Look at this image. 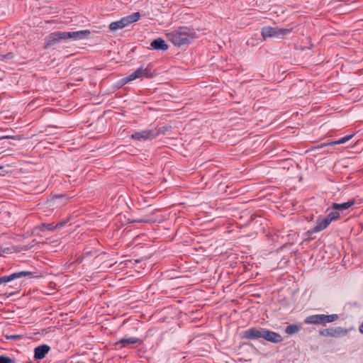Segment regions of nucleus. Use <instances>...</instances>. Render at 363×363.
Listing matches in <instances>:
<instances>
[{
    "label": "nucleus",
    "mask_w": 363,
    "mask_h": 363,
    "mask_svg": "<svg viewBox=\"0 0 363 363\" xmlns=\"http://www.w3.org/2000/svg\"><path fill=\"white\" fill-rule=\"evenodd\" d=\"M292 30V28H281L279 27L266 26L262 30V36L264 40L269 38H283L284 36L289 35Z\"/></svg>",
    "instance_id": "nucleus-4"
},
{
    "label": "nucleus",
    "mask_w": 363,
    "mask_h": 363,
    "mask_svg": "<svg viewBox=\"0 0 363 363\" xmlns=\"http://www.w3.org/2000/svg\"><path fill=\"white\" fill-rule=\"evenodd\" d=\"M264 329H256V328H251L244 333V337L246 339H257V338H262L263 335V331Z\"/></svg>",
    "instance_id": "nucleus-11"
},
{
    "label": "nucleus",
    "mask_w": 363,
    "mask_h": 363,
    "mask_svg": "<svg viewBox=\"0 0 363 363\" xmlns=\"http://www.w3.org/2000/svg\"><path fill=\"white\" fill-rule=\"evenodd\" d=\"M157 133H153L152 130H144L135 133L132 135V138L135 140H147L156 137Z\"/></svg>",
    "instance_id": "nucleus-9"
},
{
    "label": "nucleus",
    "mask_w": 363,
    "mask_h": 363,
    "mask_svg": "<svg viewBox=\"0 0 363 363\" xmlns=\"http://www.w3.org/2000/svg\"><path fill=\"white\" fill-rule=\"evenodd\" d=\"M151 47L155 50H167L168 49V45L162 38H157L154 40L151 44Z\"/></svg>",
    "instance_id": "nucleus-13"
},
{
    "label": "nucleus",
    "mask_w": 363,
    "mask_h": 363,
    "mask_svg": "<svg viewBox=\"0 0 363 363\" xmlns=\"http://www.w3.org/2000/svg\"><path fill=\"white\" fill-rule=\"evenodd\" d=\"M0 169H1V167H0Z\"/></svg>",
    "instance_id": "nucleus-29"
},
{
    "label": "nucleus",
    "mask_w": 363,
    "mask_h": 363,
    "mask_svg": "<svg viewBox=\"0 0 363 363\" xmlns=\"http://www.w3.org/2000/svg\"><path fill=\"white\" fill-rule=\"evenodd\" d=\"M123 28H124V27L121 20L113 22L109 25V29L113 32Z\"/></svg>",
    "instance_id": "nucleus-15"
},
{
    "label": "nucleus",
    "mask_w": 363,
    "mask_h": 363,
    "mask_svg": "<svg viewBox=\"0 0 363 363\" xmlns=\"http://www.w3.org/2000/svg\"><path fill=\"white\" fill-rule=\"evenodd\" d=\"M167 129H168V128H167V127H163V128H160V129L159 130L158 133H164V131H165L166 130H167Z\"/></svg>",
    "instance_id": "nucleus-25"
},
{
    "label": "nucleus",
    "mask_w": 363,
    "mask_h": 363,
    "mask_svg": "<svg viewBox=\"0 0 363 363\" xmlns=\"http://www.w3.org/2000/svg\"><path fill=\"white\" fill-rule=\"evenodd\" d=\"M336 314L333 315H313L307 318L306 323L310 324H325L326 323H332L337 319Z\"/></svg>",
    "instance_id": "nucleus-5"
},
{
    "label": "nucleus",
    "mask_w": 363,
    "mask_h": 363,
    "mask_svg": "<svg viewBox=\"0 0 363 363\" xmlns=\"http://www.w3.org/2000/svg\"><path fill=\"white\" fill-rule=\"evenodd\" d=\"M9 136L4 137L3 138H9Z\"/></svg>",
    "instance_id": "nucleus-28"
},
{
    "label": "nucleus",
    "mask_w": 363,
    "mask_h": 363,
    "mask_svg": "<svg viewBox=\"0 0 363 363\" xmlns=\"http://www.w3.org/2000/svg\"><path fill=\"white\" fill-rule=\"evenodd\" d=\"M262 333V338L267 341H270L272 342H279L282 340L281 335L274 332L269 331L267 330L264 329Z\"/></svg>",
    "instance_id": "nucleus-7"
},
{
    "label": "nucleus",
    "mask_w": 363,
    "mask_h": 363,
    "mask_svg": "<svg viewBox=\"0 0 363 363\" xmlns=\"http://www.w3.org/2000/svg\"><path fill=\"white\" fill-rule=\"evenodd\" d=\"M340 217V213L337 212H331L325 217V224H330L333 220L337 219Z\"/></svg>",
    "instance_id": "nucleus-16"
},
{
    "label": "nucleus",
    "mask_w": 363,
    "mask_h": 363,
    "mask_svg": "<svg viewBox=\"0 0 363 363\" xmlns=\"http://www.w3.org/2000/svg\"><path fill=\"white\" fill-rule=\"evenodd\" d=\"M352 137H353L352 135H347L344 138H340L338 140L332 142V143H329L328 145H333L343 144V143L347 142L348 140H350Z\"/></svg>",
    "instance_id": "nucleus-17"
},
{
    "label": "nucleus",
    "mask_w": 363,
    "mask_h": 363,
    "mask_svg": "<svg viewBox=\"0 0 363 363\" xmlns=\"http://www.w3.org/2000/svg\"><path fill=\"white\" fill-rule=\"evenodd\" d=\"M66 223H67V220H66L61 221V222H60V223H57V224L54 226V228H55V229L60 228L62 227V226H63Z\"/></svg>",
    "instance_id": "nucleus-23"
},
{
    "label": "nucleus",
    "mask_w": 363,
    "mask_h": 363,
    "mask_svg": "<svg viewBox=\"0 0 363 363\" xmlns=\"http://www.w3.org/2000/svg\"><path fill=\"white\" fill-rule=\"evenodd\" d=\"M140 13L139 12L134 13L131 15L122 18L121 21L123 23V27L126 28L130 24L137 22L140 18Z\"/></svg>",
    "instance_id": "nucleus-10"
},
{
    "label": "nucleus",
    "mask_w": 363,
    "mask_h": 363,
    "mask_svg": "<svg viewBox=\"0 0 363 363\" xmlns=\"http://www.w3.org/2000/svg\"><path fill=\"white\" fill-rule=\"evenodd\" d=\"M31 274L30 272L23 271L19 272L13 273L9 276H5L0 277V284L13 281L16 279H19Z\"/></svg>",
    "instance_id": "nucleus-6"
},
{
    "label": "nucleus",
    "mask_w": 363,
    "mask_h": 363,
    "mask_svg": "<svg viewBox=\"0 0 363 363\" xmlns=\"http://www.w3.org/2000/svg\"><path fill=\"white\" fill-rule=\"evenodd\" d=\"M96 263H98L99 262V259L98 257H96L95 258V261H94Z\"/></svg>",
    "instance_id": "nucleus-27"
},
{
    "label": "nucleus",
    "mask_w": 363,
    "mask_h": 363,
    "mask_svg": "<svg viewBox=\"0 0 363 363\" xmlns=\"http://www.w3.org/2000/svg\"><path fill=\"white\" fill-rule=\"evenodd\" d=\"M50 347L47 345H42L37 347L34 350V357L36 359H43L50 351Z\"/></svg>",
    "instance_id": "nucleus-8"
},
{
    "label": "nucleus",
    "mask_w": 363,
    "mask_h": 363,
    "mask_svg": "<svg viewBox=\"0 0 363 363\" xmlns=\"http://www.w3.org/2000/svg\"><path fill=\"white\" fill-rule=\"evenodd\" d=\"M90 32L89 30L73 32H55L50 34L45 39L44 48H48L55 45L61 40L73 39L79 40L87 38Z\"/></svg>",
    "instance_id": "nucleus-2"
},
{
    "label": "nucleus",
    "mask_w": 363,
    "mask_h": 363,
    "mask_svg": "<svg viewBox=\"0 0 363 363\" xmlns=\"http://www.w3.org/2000/svg\"><path fill=\"white\" fill-rule=\"evenodd\" d=\"M33 246V245H32L30 246H24L23 247H13V251L18 252H20L21 250H28Z\"/></svg>",
    "instance_id": "nucleus-22"
},
{
    "label": "nucleus",
    "mask_w": 363,
    "mask_h": 363,
    "mask_svg": "<svg viewBox=\"0 0 363 363\" xmlns=\"http://www.w3.org/2000/svg\"><path fill=\"white\" fill-rule=\"evenodd\" d=\"M55 225L53 224L49 223V224H42L40 226L38 227V229L41 231H44L45 230H52L55 229Z\"/></svg>",
    "instance_id": "nucleus-19"
},
{
    "label": "nucleus",
    "mask_w": 363,
    "mask_h": 363,
    "mask_svg": "<svg viewBox=\"0 0 363 363\" xmlns=\"http://www.w3.org/2000/svg\"><path fill=\"white\" fill-rule=\"evenodd\" d=\"M154 76L155 74L150 72V65L146 67L142 65L129 76L121 79L118 86L121 87L124 84L137 79H140L142 77L152 78Z\"/></svg>",
    "instance_id": "nucleus-3"
},
{
    "label": "nucleus",
    "mask_w": 363,
    "mask_h": 363,
    "mask_svg": "<svg viewBox=\"0 0 363 363\" xmlns=\"http://www.w3.org/2000/svg\"><path fill=\"white\" fill-rule=\"evenodd\" d=\"M359 332L361 333H363V323L361 324V325L359 326Z\"/></svg>",
    "instance_id": "nucleus-26"
},
{
    "label": "nucleus",
    "mask_w": 363,
    "mask_h": 363,
    "mask_svg": "<svg viewBox=\"0 0 363 363\" xmlns=\"http://www.w3.org/2000/svg\"><path fill=\"white\" fill-rule=\"evenodd\" d=\"M354 201L353 200H350L347 202L340 203V204L335 203L333 204V208L336 210L343 211V210H346V209L349 208L352 205H354Z\"/></svg>",
    "instance_id": "nucleus-14"
},
{
    "label": "nucleus",
    "mask_w": 363,
    "mask_h": 363,
    "mask_svg": "<svg viewBox=\"0 0 363 363\" xmlns=\"http://www.w3.org/2000/svg\"><path fill=\"white\" fill-rule=\"evenodd\" d=\"M152 220H149V219H140V220H133V222H137V223H148V222H152Z\"/></svg>",
    "instance_id": "nucleus-24"
},
{
    "label": "nucleus",
    "mask_w": 363,
    "mask_h": 363,
    "mask_svg": "<svg viewBox=\"0 0 363 363\" xmlns=\"http://www.w3.org/2000/svg\"><path fill=\"white\" fill-rule=\"evenodd\" d=\"M138 340L135 337H129V338L122 339L120 341V343H122V344H123V346H125L126 345H129V344H135V343L138 342Z\"/></svg>",
    "instance_id": "nucleus-18"
},
{
    "label": "nucleus",
    "mask_w": 363,
    "mask_h": 363,
    "mask_svg": "<svg viewBox=\"0 0 363 363\" xmlns=\"http://www.w3.org/2000/svg\"><path fill=\"white\" fill-rule=\"evenodd\" d=\"M13 360L6 356L0 355V363H12Z\"/></svg>",
    "instance_id": "nucleus-21"
},
{
    "label": "nucleus",
    "mask_w": 363,
    "mask_h": 363,
    "mask_svg": "<svg viewBox=\"0 0 363 363\" xmlns=\"http://www.w3.org/2000/svg\"><path fill=\"white\" fill-rule=\"evenodd\" d=\"M325 217H320L317 220L316 225L313 229L308 230L307 233L311 235L314 233L321 231L326 228L329 224H325Z\"/></svg>",
    "instance_id": "nucleus-12"
},
{
    "label": "nucleus",
    "mask_w": 363,
    "mask_h": 363,
    "mask_svg": "<svg viewBox=\"0 0 363 363\" xmlns=\"http://www.w3.org/2000/svg\"><path fill=\"white\" fill-rule=\"evenodd\" d=\"M166 35L168 40L177 47L188 45L197 38L196 32L193 28L186 26L167 33Z\"/></svg>",
    "instance_id": "nucleus-1"
},
{
    "label": "nucleus",
    "mask_w": 363,
    "mask_h": 363,
    "mask_svg": "<svg viewBox=\"0 0 363 363\" xmlns=\"http://www.w3.org/2000/svg\"><path fill=\"white\" fill-rule=\"evenodd\" d=\"M298 330L296 325H289L286 328V333L289 335L293 334Z\"/></svg>",
    "instance_id": "nucleus-20"
}]
</instances>
